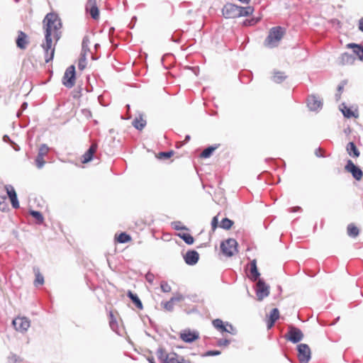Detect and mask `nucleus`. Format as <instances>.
Segmentation results:
<instances>
[{
    "instance_id": "f257e3e1",
    "label": "nucleus",
    "mask_w": 363,
    "mask_h": 363,
    "mask_svg": "<svg viewBox=\"0 0 363 363\" xmlns=\"http://www.w3.org/2000/svg\"><path fill=\"white\" fill-rule=\"evenodd\" d=\"M45 33V42L41 45L44 51V60L46 63L53 60L55 45L61 38L62 22L57 14L48 13L43 21Z\"/></svg>"
},
{
    "instance_id": "f03ea898",
    "label": "nucleus",
    "mask_w": 363,
    "mask_h": 363,
    "mask_svg": "<svg viewBox=\"0 0 363 363\" xmlns=\"http://www.w3.org/2000/svg\"><path fill=\"white\" fill-rule=\"evenodd\" d=\"M254 11L252 6L242 7L233 4H225L222 13L225 18H235L241 16H248Z\"/></svg>"
},
{
    "instance_id": "7ed1b4c3",
    "label": "nucleus",
    "mask_w": 363,
    "mask_h": 363,
    "mask_svg": "<svg viewBox=\"0 0 363 363\" xmlns=\"http://www.w3.org/2000/svg\"><path fill=\"white\" fill-rule=\"evenodd\" d=\"M285 33L286 30L283 27L276 26L272 28L264 40V45L269 48L277 47Z\"/></svg>"
},
{
    "instance_id": "20e7f679",
    "label": "nucleus",
    "mask_w": 363,
    "mask_h": 363,
    "mask_svg": "<svg viewBox=\"0 0 363 363\" xmlns=\"http://www.w3.org/2000/svg\"><path fill=\"white\" fill-rule=\"evenodd\" d=\"M158 359L162 363H191L190 359L174 352H167L165 350L160 349L157 351Z\"/></svg>"
},
{
    "instance_id": "39448f33",
    "label": "nucleus",
    "mask_w": 363,
    "mask_h": 363,
    "mask_svg": "<svg viewBox=\"0 0 363 363\" xmlns=\"http://www.w3.org/2000/svg\"><path fill=\"white\" fill-rule=\"evenodd\" d=\"M238 242L235 239L229 238L220 244V250L226 257H232L238 252Z\"/></svg>"
},
{
    "instance_id": "423d86ee",
    "label": "nucleus",
    "mask_w": 363,
    "mask_h": 363,
    "mask_svg": "<svg viewBox=\"0 0 363 363\" xmlns=\"http://www.w3.org/2000/svg\"><path fill=\"white\" fill-rule=\"evenodd\" d=\"M76 82L75 67L71 65L67 68L62 77V84L67 88L74 86Z\"/></svg>"
},
{
    "instance_id": "0eeeda50",
    "label": "nucleus",
    "mask_w": 363,
    "mask_h": 363,
    "mask_svg": "<svg viewBox=\"0 0 363 363\" xmlns=\"http://www.w3.org/2000/svg\"><path fill=\"white\" fill-rule=\"evenodd\" d=\"M303 337L302 331L293 325L289 326V331L285 335V338L294 343L298 342Z\"/></svg>"
},
{
    "instance_id": "6e6552de",
    "label": "nucleus",
    "mask_w": 363,
    "mask_h": 363,
    "mask_svg": "<svg viewBox=\"0 0 363 363\" xmlns=\"http://www.w3.org/2000/svg\"><path fill=\"white\" fill-rule=\"evenodd\" d=\"M269 294V286L263 280L259 279L256 284V295L259 301H262Z\"/></svg>"
},
{
    "instance_id": "1a4fd4ad",
    "label": "nucleus",
    "mask_w": 363,
    "mask_h": 363,
    "mask_svg": "<svg viewBox=\"0 0 363 363\" xmlns=\"http://www.w3.org/2000/svg\"><path fill=\"white\" fill-rule=\"evenodd\" d=\"M298 358L301 363H308L311 359V349L306 344H300L297 347Z\"/></svg>"
},
{
    "instance_id": "9d476101",
    "label": "nucleus",
    "mask_w": 363,
    "mask_h": 363,
    "mask_svg": "<svg viewBox=\"0 0 363 363\" xmlns=\"http://www.w3.org/2000/svg\"><path fill=\"white\" fill-rule=\"evenodd\" d=\"M12 323L15 329L21 333L26 332L30 326V321L26 317H17Z\"/></svg>"
},
{
    "instance_id": "9b49d317",
    "label": "nucleus",
    "mask_w": 363,
    "mask_h": 363,
    "mask_svg": "<svg viewBox=\"0 0 363 363\" xmlns=\"http://www.w3.org/2000/svg\"><path fill=\"white\" fill-rule=\"evenodd\" d=\"M345 170L350 172L352 177L357 180H361L363 177V172L360 168L357 167L352 160H349L345 167Z\"/></svg>"
},
{
    "instance_id": "f8f14e48",
    "label": "nucleus",
    "mask_w": 363,
    "mask_h": 363,
    "mask_svg": "<svg viewBox=\"0 0 363 363\" xmlns=\"http://www.w3.org/2000/svg\"><path fill=\"white\" fill-rule=\"evenodd\" d=\"M179 337L185 342H192L199 338V335L196 331L186 329L180 333Z\"/></svg>"
},
{
    "instance_id": "ddd939ff",
    "label": "nucleus",
    "mask_w": 363,
    "mask_h": 363,
    "mask_svg": "<svg viewBox=\"0 0 363 363\" xmlns=\"http://www.w3.org/2000/svg\"><path fill=\"white\" fill-rule=\"evenodd\" d=\"M86 11L89 13L91 18L97 20L99 18V10L97 6L96 0H88L86 4Z\"/></svg>"
},
{
    "instance_id": "4468645a",
    "label": "nucleus",
    "mask_w": 363,
    "mask_h": 363,
    "mask_svg": "<svg viewBox=\"0 0 363 363\" xmlns=\"http://www.w3.org/2000/svg\"><path fill=\"white\" fill-rule=\"evenodd\" d=\"M212 323L213 325L221 333H230V330H233V326L231 325L228 323L225 324L220 319H215L213 320Z\"/></svg>"
},
{
    "instance_id": "2eb2a0df",
    "label": "nucleus",
    "mask_w": 363,
    "mask_h": 363,
    "mask_svg": "<svg viewBox=\"0 0 363 363\" xmlns=\"http://www.w3.org/2000/svg\"><path fill=\"white\" fill-rule=\"evenodd\" d=\"M97 147H98L97 144L93 143L90 146L89 150L82 155V162L85 164V163L90 162L92 160L94 155L96 153V152L97 150Z\"/></svg>"
},
{
    "instance_id": "dca6fc26",
    "label": "nucleus",
    "mask_w": 363,
    "mask_h": 363,
    "mask_svg": "<svg viewBox=\"0 0 363 363\" xmlns=\"http://www.w3.org/2000/svg\"><path fill=\"white\" fill-rule=\"evenodd\" d=\"M199 258V255L195 250L188 251L184 256V260L186 263L189 265L195 264L198 262Z\"/></svg>"
},
{
    "instance_id": "f3484780",
    "label": "nucleus",
    "mask_w": 363,
    "mask_h": 363,
    "mask_svg": "<svg viewBox=\"0 0 363 363\" xmlns=\"http://www.w3.org/2000/svg\"><path fill=\"white\" fill-rule=\"evenodd\" d=\"M28 43V35L23 31H18V38L16 39L17 47L24 50L26 48Z\"/></svg>"
},
{
    "instance_id": "a211bd4d",
    "label": "nucleus",
    "mask_w": 363,
    "mask_h": 363,
    "mask_svg": "<svg viewBox=\"0 0 363 363\" xmlns=\"http://www.w3.org/2000/svg\"><path fill=\"white\" fill-rule=\"evenodd\" d=\"M341 111L345 117L347 118H358L359 113L357 108L352 109V108H350L345 104H342V107L341 108Z\"/></svg>"
},
{
    "instance_id": "6ab92c4d",
    "label": "nucleus",
    "mask_w": 363,
    "mask_h": 363,
    "mask_svg": "<svg viewBox=\"0 0 363 363\" xmlns=\"http://www.w3.org/2000/svg\"><path fill=\"white\" fill-rule=\"evenodd\" d=\"M322 106L321 101L315 96H311L308 98V106L312 111H316Z\"/></svg>"
},
{
    "instance_id": "aec40b11",
    "label": "nucleus",
    "mask_w": 363,
    "mask_h": 363,
    "mask_svg": "<svg viewBox=\"0 0 363 363\" xmlns=\"http://www.w3.org/2000/svg\"><path fill=\"white\" fill-rule=\"evenodd\" d=\"M5 189L11 201V204H18L16 192L11 185H6Z\"/></svg>"
},
{
    "instance_id": "412c9836",
    "label": "nucleus",
    "mask_w": 363,
    "mask_h": 363,
    "mask_svg": "<svg viewBox=\"0 0 363 363\" xmlns=\"http://www.w3.org/2000/svg\"><path fill=\"white\" fill-rule=\"evenodd\" d=\"M183 300L182 296H174L170 298L169 301L162 303V305L164 310L167 311H172L174 308V303L176 301H180Z\"/></svg>"
},
{
    "instance_id": "4be33fe9",
    "label": "nucleus",
    "mask_w": 363,
    "mask_h": 363,
    "mask_svg": "<svg viewBox=\"0 0 363 363\" xmlns=\"http://www.w3.org/2000/svg\"><path fill=\"white\" fill-rule=\"evenodd\" d=\"M347 47L352 48L354 54H355L360 60L363 61V46L355 43H350L348 44Z\"/></svg>"
},
{
    "instance_id": "5701e85b",
    "label": "nucleus",
    "mask_w": 363,
    "mask_h": 363,
    "mask_svg": "<svg viewBox=\"0 0 363 363\" xmlns=\"http://www.w3.org/2000/svg\"><path fill=\"white\" fill-rule=\"evenodd\" d=\"M133 126L138 130H142L146 125V120L143 115H139L133 121Z\"/></svg>"
},
{
    "instance_id": "b1692460",
    "label": "nucleus",
    "mask_w": 363,
    "mask_h": 363,
    "mask_svg": "<svg viewBox=\"0 0 363 363\" xmlns=\"http://www.w3.org/2000/svg\"><path fill=\"white\" fill-rule=\"evenodd\" d=\"M33 270L35 276L34 285L35 286H38V285H43L44 284V277L43 275L40 273V269L38 267H34Z\"/></svg>"
},
{
    "instance_id": "393cba45",
    "label": "nucleus",
    "mask_w": 363,
    "mask_h": 363,
    "mask_svg": "<svg viewBox=\"0 0 363 363\" xmlns=\"http://www.w3.org/2000/svg\"><path fill=\"white\" fill-rule=\"evenodd\" d=\"M220 145L217 144L215 145L209 146L207 148L204 149L203 152L200 154L201 158H208L211 156L212 153L219 147Z\"/></svg>"
},
{
    "instance_id": "a878e982",
    "label": "nucleus",
    "mask_w": 363,
    "mask_h": 363,
    "mask_svg": "<svg viewBox=\"0 0 363 363\" xmlns=\"http://www.w3.org/2000/svg\"><path fill=\"white\" fill-rule=\"evenodd\" d=\"M347 151L350 156L357 157L359 152L353 142H350L347 145Z\"/></svg>"
},
{
    "instance_id": "bb28decb",
    "label": "nucleus",
    "mask_w": 363,
    "mask_h": 363,
    "mask_svg": "<svg viewBox=\"0 0 363 363\" xmlns=\"http://www.w3.org/2000/svg\"><path fill=\"white\" fill-rule=\"evenodd\" d=\"M127 295L131 299V301L135 303V306L138 308H139V309L143 308V303L136 294H134L131 291H128L127 293Z\"/></svg>"
},
{
    "instance_id": "cd10ccee",
    "label": "nucleus",
    "mask_w": 363,
    "mask_h": 363,
    "mask_svg": "<svg viewBox=\"0 0 363 363\" xmlns=\"http://www.w3.org/2000/svg\"><path fill=\"white\" fill-rule=\"evenodd\" d=\"M250 273L255 280H256L260 275L257 268V262L255 259H253L250 262Z\"/></svg>"
},
{
    "instance_id": "c85d7f7f",
    "label": "nucleus",
    "mask_w": 363,
    "mask_h": 363,
    "mask_svg": "<svg viewBox=\"0 0 363 363\" xmlns=\"http://www.w3.org/2000/svg\"><path fill=\"white\" fill-rule=\"evenodd\" d=\"M286 79V75L280 71H277L274 72L273 75V81L276 83H281L284 80Z\"/></svg>"
},
{
    "instance_id": "c756f323",
    "label": "nucleus",
    "mask_w": 363,
    "mask_h": 363,
    "mask_svg": "<svg viewBox=\"0 0 363 363\" xmlns=\"http://www.w3.org/2000/svg\"><path fill=\"white\" fill-rule=\"evenodd\" d=\"M347 234L350 237H357L359 234V229L354 224L351 223L347 226Z\"/></svg>"
},
{
    "instance_id": "7c9ffc66",
    "label": "nucleus",
    "mask_w": 363,
    "mask_h": 363,
    "mask_svg": "<svg viewBox=\"0 0 363 363\" xmlns=\"http://www.w3.org/2000/svg\"><path fill=\"white\" fill-rule=\"evenodd\" d=\"M30 214L36 220L38 224H42L44 222V218L39 211L31 210Z\"/></svg>"
},
{
    "instance_id": "2f4dec72",
    "label": "nucleus",
    "mask_w": 363,
    "mask_h": 363,
    "mask_svg": "<svg viewBox=\"0 0 363 363\" xmlns=\"http://www.w3.org/2000/svg\"><path fill=\"white\" fill-rule=\"evenodd\" d=\"M179 236L188 245H191L194 242V238L189 233H179Z\"/></svg>"
},
{
    "instance_id": "473e14b6",
    "label": "nucleus",
    "mask_w": 363,
    "mask_h": 363,
    "mask_svg": "<svg viewBox=\"0 0 363 363\" xmlns=\"http://www.w3.org/2000/svg\"><path fill=\"white\" fill-rule=\"evenodd\" d=\"M89 44H90L89 38L88 36H85L82 40V54L87 55L88 52H89Z\"/></svg>"
},
{
    "instance_id": "72a5a7b5",
    "label": "nucleus",
    "mask_w": 363,
    "mask_h": 363,
    "mask_svg": "<svg viewBox=\"0 0 363 363\" xmlns=\"http://www.w3.org/2000/svg\"><path fill=\"white\" fill-rule=\"evenodd\" d=\"M116 240L120 243H125L131 240V238L129 235L125 233H121L116 238Z\"/></svg>"
},
{
    "instance_id": "f704fd0d",
    "label": "nucleus",
    "mask_w": 363,
    "mask_h": 363,
    "mask_svg": "<svg viewBox=\"0 0 363 363\" xmlns=\"http://www.w3.org/2000/svg\"><path fill=\"white\" fill-rule=\"evenodd\" d=\"M86 54L81 53L78 62V67L79 69L83 70L86 66Z\"/></svg>"
},
{
    "instance_id": "c9c22d12",
    "label": "nucleus",
    "mask_w": 363,
    "mask_h": 363,
    "mask_svg": "<svg viewBox=\"0 0 363 363\" xmlns=\"http://www.w3.org/2000/svg\"><path fill=\"white\" fill-rule=\"evenodd\" d=\"M233 224V222L228 218H223L220 223V227L225 230H229Z\"/></svg>"
},
{
    "instance_id": "e433bc0d",
    "label": "nucleus",
    "mask_w": 363,
    "mask_h": 363,
    "mask_svg": "<svg viewBox=\"0 0 363 363\" xmlns=\"http://www.w3.org/2000/svg\"><path fill=\"white\" fill-rule=\"evenodd\" d=\"M49 152V147L47 145L43 144L39 147L38 153V155L40 156L45 157Z\"/></svg>"
},
{
    "instance_id": "4c0bfd02",
    "label": "nucleus",
    "mask_w": 363,
    "mask_h": 363,
    "mask_svg": "<svg viewBox=\"0 0 363 363\" xmlns=\"http://www.w3.org/2000/svg\"><path fill=\"white\" fill-rule=\"evenodd\" d=\"M174 155V151H168V152H160L157 155V158L159 159H168L170 158Z\"/></svg>"
},
{
    "instance_id": "58836bf2",
    "label": "nucleus",
    "mask_w": 363,
    "mask_h": 363,
    "mask_svg": "<svg viewBox=\"0 0 363 363\" xmlns=\"http://www.w3.org/2000/svg\"><path fill=\"white\" fill-rule=\"evenodd\" d=\"M269 318L271 319V320L276 322V320H277L279 318V310L277 308L272 309V311L270 312Z\"/></svg>"
},
{
    "instance_id": "ea45409f",
    "label": "nucleus",
    "mask_w": 363,
    "mask_h": 363,
    "mask_svg": "<svg viewBox=\"0 0 363 363\" xmlns=\"http://www.w3.org/2000/svg\"><path fill=\"white\" fill-rule=\"evenodd\" d=\"M109 325L112 329H115L117 327L116 319L111 311L109 313Z\"/></svg>"
},
{
    "instance_id": "a19ab883",
    "label": "nucleus",
    "mask_w": 363,
    "mask_h": 363,
    "mask_svg": "<svg viewBox=\"0 0 363 363\" xmlns=\"http://www.w3.org/2000/svg\"><path fill=\"white\" fill-rule=\"evenodd\" d=\"M160 288H161L162 291L164 293H169L172 290V288L169 286V284L167 281H161Z\"/></svg>"
},
{
    "instance_id": "79ce46f5",
    "label": "nucleus",
    "mask_w": 363,
    "mask_h": 363,
    "mask_svg": "<svg viewBox=\"0 0 363 363\" xmlns=\"http://www.w3.org/2000/svg\"><path fill=\"white\" fill-rule=\"evenodd\" d=\"M35 162H36V165L38 168H41L44 164H45V160H44V157L43 156H40V155H37V157H36V160H35Z\"/></svg>"
},
{
    "instance_id": "37998d69",
    "label": "nucleus",
    "mask_w": 363,
    "mask_h": 363,
    "mask_svg": "<svg viewBox=\"0 0 363 363\" xmlns=\"http://www.w3.org/2000/svg\"><path fill=\"white\" fill-rule=\"evenodd\" d=\"M21 360L19 358L15 355L12 354L8 357L7 363H20Z\"/></svg>"
},
{
    "instance_id": "c03bdc74",
    "label": "nucleus",
    "mask_w": 363,
    "mask_h": 363,
    "mask_svg": "<svg viewBox=\"0 0 363 363\" xmlns=\"http://www.w3.org/2000/svg\"><path fill=\"white\" fill-rule=\"evenodd\" d=\"M218 223V217L217 216H214L213 218V219H212V221H211L212 229L213 230L217 228Z\"/></svg>"
},
{
    "instance_id": "a18cd8bd",
    "label": "nucleus",
    "mask_w": 363,
    "mask_h": 363,
    "mask_svg": "<svg viewBox=\"0 0 363 363\" xmlns=\"http://www.w3.org/2000/svg\"><path fill=\"white\" fill-rule=\"evenodd\" d=\"M220 352L218 350H210L206 352L205 354V356H213V355H218L220 354Z\"/></svg>"
},
{
    "instance_id": "49530a36",
    "label": "nucleus",
    "mask_w": 363,
    "mask_h": 363,
    "mask_svg": "<svg viewBox=\"0 0 363 363\" xmlns=\"http://www.w3.org/2000/svg\"><path fill=\"white\" fill-rule=\"evenodd\" d=\"M352 58V56L347 53H344L342 55V60L344 61V60H351Z\"/></svg>"
},
{
    "instance_id": "de8ad7c7",
    "label": "nucleus",
    "mask_w": 363,
    "mask_h": 363,
    "mask_svg": "<svg viewBox=\"0 0 363 363\" xmlns=\"http://www.w3.org/2000/svg\"><path fill=\"white\" fill-rule=\"evenodd\" d=\"M323 149L318 148V149L315 150V153L316 156H318V157H323Z\"/></svg>"
},
{
    "instance_id": "09e8293b",
    "label": "nucleus",
    "mask_w": 363,
    "mask_h": 363,
    "mask_svg": "<svg viewBox=\"0 0 363 363\" xmlns=\"http://www.w3.org/2000/svg\"><path fill=\"white\" fill-rule=\"evenodd\" d=\"M154 279V275L152 274H147L146 275V279L147 281L152 283Z\"/></svg>"
},
{
    "instance_id": "8fccbe9b",
    "label": "nucleus",
    "mask_w": 363,
    "mask_h": 363,
    "mask_svg": "<svg viewBox=\"0 0 363 363\" xmlns=\"http://www.w3.org/2000/svg\"><path fill=\"white\" fill-rule=\"evenodd\" d=\"M274 323H275L274 321L271 320V319L269 318L267 320V328L268 329L272 328L273 327V325H274Z\"/></svg>"
},
{
    "instance_id": "3c124183",
    "label": "nucleus",
    "mask_w": 363,
    "mask_h": 363,
    "mask_svg": "<svg viewBox=\"0 0 363 363\" xmlns=\"http://www.w3.org/2000/svg\"><path fill=\"white\" fill-rule=\"evenodd\" d=\"M358 28L359 29L363 32V18H362L361 19H359V24H358Z\"/></svg>"
},
{
    "instance_id": "603ef678",
    "label": "nucleus",
    "mask_w": 363,
    "mask_h": 363,
    "mask_svg": "<svg viewBox=\"0 0 363 363\" xmlns=\"http://www.w3.org/2000/svg\"><path fill=\"white\" fill-rule=\"evenodd\" d=\"M259 21V18L252 19L249 21V23H250V25H254V24L257 23Z\"/></svg>"
},
{
    "instance_id": "864d4df0",
    "label": "nucleus",
    "mask_w": 363,
    "mask_h": 363,
    "mask_svg": "<svg viewBox=\"0 0 363 363\" xmlns=\"http://www.w3.org/2000/svg\"><path fill=\"white\" fill-rule=\"evenodd\" d=\"M301 209L300 206H296V207H294L291 208V212H297L298 211H299Z\"/></svg>"
},
{
    "instance_id": "5fc2aeb1",
    "label": "nucleus",
    "mask_w": 363,
    "mask_h": 363,
    "mask_svg": "<svg viewBox=\"0 0 363 363\" xmlns=\"http://www.w3.org/2000/svg\"><path fill=\"white\" fill-rule=\"evenodd\" d=\"M228 343H229V341H228V340H223V342H220L219 345H228Z\"/></svg>"
},
{
    "instance_id": "6e6d98bb",
    "label": "nucleus",
    "mask_w": 363,
    "mask_h": 363,
    "mask_svg": "<svg viewBox=\"0 0 363 363\" xmlns=\"http://www.w3.org/2000/svg\"><path fill=\"white\" fill-rule=\"evenodd\" d=\"M343 88H344L343 85H339L337 89H338V91L340 92H341L342 91Z\"/></svg>"
},
{
    "instance_id": "4d7b16f0",
    "label": "nucleus",
    "mask_w": 363,
    "mask_h": 363,
    "mask_svg": "<svg viewBox=\"0 0 363 363\" xmlns=\"http://www.w3.org/2000/svg\"><path fill=\"white\" fill-rule=\"evenodd\" d=\"M239 1L244 4H248L250 0H239Z\"/></svg>"
},
{
    "instance_id": "13d9d810",
    "label": "nucleus",
    "mask_w": 363,
    "mask_h": 363,
    "mask_svg": "<svg viewBox=\"0 0 363 363\" xmlns=\"http://www.w3.org/2000/svg\"><path fill=\"white\" fill-rule=\"evenodd\" d=\"M1 210L2 211H8L7 206H3V208H1Z\"/></svg>"
},
{
    "instance_id": "bf43d9fd",
    "label": "nucleus",
    "mask_w": 363,
    "mask_h": 363,
    "mask_svg": "<svg viewBox=\"0 0 363 363\" xmlns=\"http://www.w3.org/2000/svg\"><path fill=\"white\" fill-rule=\"evenodd\" d=\"M27 106V104L26 103H23V105H22V107L25 108Z\"/></svg>"
},
{
    "instance_id": "052dcab7",
    "label": "nucleus",
    "mask_w": 363,
    "mask_h": 363,
    "mask_svg": "<svg viewBox=\"0 0 363 363\" xmlns=\"http://www.w3.org/2000/svg\"><path fill=\"white\" fill-rule=\"evenodd\" d=\"M84 111H86V112H87V113H89V115H91V113H90V111H86V110H84Z\"/></svg>"
},
{
    "instance_id": "680f3d73",
    "label": "nucleus",
    "mask_w": 363,
    "mask_h": 363,
    "mask_svg": "<svg viewBox=\"0 0 363 363\" xmlns=\"http://www.w3.org/2000/svg\"><path fill=\"white\" fill-rule=\"evenodd\" d=\"M13 206L14 208H18L20 206L16 205V206Z\"/></svg>"
},
{
    "instance_id": "e2e57ef3",
    "label": "nucleus",
    "mask_w": 363,
    "mask_h": 363,
    "mask_svg": "<svg viewBox=\"0 0 363 363\" xmlns=\"http://www.w3.org/2000/svg\"><path fill=\"white\" fill-rule=\"evenodd\" d=\"M152 363H153V362H152Z\"/></svg>"
}]
</instances>
